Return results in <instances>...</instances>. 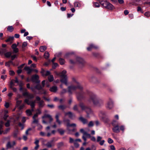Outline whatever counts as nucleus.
<instances>
[{"mask_svg": "<svg viewBox=\"0 0 150 150\" xmlns=\"http://www.w3.org/2000/svg\"><path fill=\"white\" fill-rule=\"evenodd\" d=\"M24 69L27 71V73L28 74H30L33 71V69L28 67H25Z\"/></svg>", "mask_w": 150, "mask_h": 150, "instance_id": "20", "label": "nucleus"}, {"mask_svg": "<svg viewBox=\"0 0 150 150\" xmlns=\"http://www.w3.org/2000/svg\"><path fill=\"white\" fill-rule=\"evenodd\" d=\"M10 130V128H7L4 131L3 130V134H7L8 132Z\"/></svg>", "mask_w": 150, "mask_h": 150, "instance_id": "38", "label": "nucleus"}, {"mask_svg": "<svg viewBox=\"0 0 150 150\" xmlns=\"http://www.w3.org/2000/svg\"><path fill=\"white\" fill-rule=\"evenodd\" d=\"M79 105L81 109L82 110H85L87 114L88 117L89 114L92 113V112L91 109L85 106L83 103H80Z\"/></svg>", "mask_w": 150, "mask_h": 150, "instance_id": "6", "label": "nucleus"}, {"mask_svg": "<svg viewBox=\"0 0 150 150\" xmlns=\"http://www.w3.org/2000/svg\"><path fill=\"white\" fill-rule=\"evenodd\" d=\"M51 92H55L57 90V87L56 86H53L50 89Z\"/></svg>", "mask_w": 150, "mask_h": 150, "instance_id": "22", "label": "nucleus"}, {"mask_svg": "<svg viewBox=\"0 0 150 150\" xmlns=\"http://www.w3.org/2000/svg\"><path fill=\"white\" fill-rule=\"evenodd\" d=\"M74 85H76V86H75L72 85L68 87V92L70 94H71L72 92L77 89L80 90L82 89L83 88L81 85L78 82L75 81L74 82Z\"/></svg>", "mask_w": 150, "mask_h": 150, "instance_id": "3", "label": "nucleus"}, {"mask_svg": "<svg viewBox=\"0 0 150 150\" xmlns=\"http://www.w3.org/2000/svg\"><path fill=\"white\" fill-rule=\"evenodd\" d=\"M113 106V103L112 101H110L108 102L106 107L108 109H111L112 108Z\"/></svg>", "mask_w": 150, "mask_h": 150, "instance_id": "13", "label": "nucleus"}, {"mask_svg": "<svg viewBox=\"0 0 150 150\" xmlns=\"http://www.w3.org/2000/svg\"><path fill=\"white\" fill-rule=\"evenodd\" d=\"M39 78V76L35 74L32 76L31 79L33 82L39 83L40 82V81L38 80Z\"/></svg>", "mask_w": 150, "mask_h": 150, "instance_id": "11", "label": "nucleus"}, {"mask_svg": "<svg viewBox=\"0 0 150 150\" xmlns=\"http://www.w3.org/2000/svg\"><path fill=\"white\" fill-rule=\"evenodd\" d=\"M74 5L75 7H80L81 6V4L79 2H75L74 3Z\"/></svg>", "mask_w": 150, "mask_h": 150, "instance_id": "27", "label": "nucleus"}, {"mask_svg": "<svg viewBox=\"0 0 150 150\" xmlns=\"http://www.w3.org/2000/svg\"><path fill=\"white\" fill-rule=\"evenodd\" d=\"M93 5L94 7H99L100 6L99 4L97 2H93Z\"/></svg>", "mask_w": 150, "mask_h": 150, "instance_id": "36", "label": "nucleus"}, {"mask_svg": "<svg viewBox=\"0 0 150 150\" xmlns=\"http://www.w3.org/2000/svg\"><path fill=\"white\" fill-rule=\"evenodd\" d=\"M4 122L3 121H1L0 122V135L3 134V127Z\"/></svg>", "mask_w": 150, "mask_h": 150, "instance_id": "19", "label": "nucleus"}, {"mask_svg": "<svg viewBox=\"0 0 150 150\" xmlns=\"http://www.w3.org/2000/svg\"><path fill=\"white\" fill-rule=\"evenodd\" d=\"M110 149L111 150H115V149L114 146L113 145H112L110 146Z\"/></svg>", "mask_w": 150, "mask_h": 150, "instance_id": "63", "label": "nucleus"}, {"mask_svg": "<svg viewBox=\"0 0 150 150\" xmlns=\"http://www.w3.org/2000/svg\"><path fill=\"white\" fill-rule=\"evenodd\" d=\"M21 100H17L16 101V107H18L20 106L22 103Z\"/></svg>", "mask_w": 150, "mask_h": 150, "instance_id": "33", "label": "nucleus"}, {"mask_svg": "<svg viewBox=\"0 0 150 150\" xmlns=\"http://www.w3.org/2000/svg\"><path fill=\"white\" fill-rule=\"evenodd\" d=\"M108 142L110 144H112L113 142V140L110 138H109L108 140Z\"/></svg>", "mask_w": 150, "mask_h": 150, "instance_id": "42", "label": "nucleus"}, {"mask_svg": "<svg viewBox=\"0 0 150 150\" xmlns=\"http://www.w3.org/2000/svg\"><path fill=\"white\" fill-rule=\"evenodd\" d=\"M42 118H48L50 120V123L53 120L52 116L49 114H45L44 116L42 117Z\"/></svg>", "mask_w": 150, "mask_h": 150, "instance_id": "15", "label": "nucleus"}, {"mask_svg": "<svg viewBox=\"0 0 150 150\" xmlns=\"http://www.w3.org/2000/svg\"><path fill=\"white\" fill-rule=\"evenodd\" d=\"M105 142V141L104 140H102L100 141L99 142L100 144V145H103L104 144Z\"/></svg>", "mask_w": 150, "mask_h": 150, "instance_id": "58", "label": "nucleus"}, {"mask_svg": "<svg viewBox=\"0 0 150 150\" xmlns=\"http://www.w3.org/2000/svg\"><path fill=\"white\" fill-rule=\"evenodd\" d=\"M18 130L15 131L13 133V137L15 138H16L17 137V135L18 134Z\"/></svg>", "mask_w": 150, "mask_h": 150, "instance_id": "31", "label": "nucleus"}, {"mask_svg": "<svg viewBox=\"0 0 150 150\" xmlns=\"http://www.w3.org/2000/svg\"><path fill=\"white\" fill-rule=\"evenodd\" d=\"M11 59L12 60H13L16 57V54H14L13 55L11 56Z\"/></svg>", "mask_w": 150, "mask_h": 150, "instance_id": "62", "label": "nucleus"}, {"mask_svg": "<svg viewBox=\"0 0 150 150\" xmlns=\"http://www.w3.org/2000/svg\"><path fill=\"white\" fill-rule=\"evenodd\" d=\"M10 122L9 120H8L7 122L5 124V125L6 127H8L10 126Z\"/></svg>", "mask_w": 150, "mask_h": 150, "instance_id": "46", "label": "nucleus"}, {"mask_svg": "<svg viewBox=\"0 0 150 150\" xmlns=\"http://www.w3.org/2000/svg\"><path fill=\"white\" fill-rule=\"evenodd\" d=\"M66 106L64 105H60L58 106V108L64 110L66 108Z\"/></svg>", "mask_w": 150, "mask_h": 150, "instance_id": "39", "label": "nucleus"}, {"mask_svg": "<svg viewBox=\"0 0 150 150\" xmlns=\"http://www.w3.org/2000/svg\"><path fill=\"white\" fill-rule=\"evenodd\" d=\"M35 88L38 90H40L42 89V87L40 85L38 84L35 87Z\"/></svg>", "mask_w": 150, "mask_h": 150, "instance_id": "34", "label": "nucleus"}, {"mask_svg": "<svg viewBox=\"0 0 150 150\" xmlns=\"http://www.w3.org/2000/svg\"><path fill=\"white\" fill-rule=\"evenodd\" d=\"M73 109L74 110L76 111H77L78 112H79V111L78 109V106L77 105H75L74 106Z\"/></svg>", "mask_w": 150, "mask_h": 150, "instance_id": "40", "label": "nucleus"}, {"mask_svg": "<svg viewBox=\"0 0 150 150\" xmlns=\"http://www.w3.org/2000/svg\"><path fill=\"white\" fill-rule=\"evenodd\" d=\"M26 114L28 116H30L32 114V111L30 110H27L26 111Z\"/></svg>", "mask_w": 150, "mask_h": 150, "instance_id": "32", "label": "nucleus"}, {"mask_svg": "<svg viewBox=\"0 0 150 150\" xmlns=\"http://www.w3.org/2000/svg\"><path fill=\"white\" fill-rule=\"evenodd\" d=\"M59 62L60 64L61 65L63 64L64 63V59L60 58L59 59Z\"/></svg>", "mask_w": 150, "mask_h": 150, "instance_id": "35", "label": "nucleus"}, {"mask_svg": "<svg viewBox=\"0 0 150 150\" xmlns=\"http://www.w3.org/2000/svg\"><path fill=\"white\" fill-rule=\"evenodd\" d=\"M89 101H90V100H92L94 105L100 106L103 104V101L94 94L91 93L89 95Z\"/></svg>", "mask_w": 150, "mask_h": 150, "instance_id": "2", "label": "nucleus"}, {"mask_svg": "<svg viewBox=\"0 0 150 150\" xmlns=\"http://www.w3.org/2000/svg\"><path fill=\"white\" fill-rule=\"evenodd\" d=\"M74 140L71 137L69 138V142L70 143H74Z\"/></svg>", "mask_w": 150, "mask_h": 150, "instance_id": "60", "label": "nucleus"}, {"mask_svg": "<svg viewBox=\"0 0 150 150\" xmlns=\"http://www.w3.org/2000/svg\"><path fill=\"white\" fill-rule=\"evenodd\" d=\"M57 131L61 135L63 134L64 132V131L62 129H58Z\"/></svg>", "mask_w": 150, "mask_h": 150, "instance_id": "28", "label": "nucleus"}, {"mask_svg": "<svg viewBox=\"0 0 150 150\" xmlns=\"http://www.w3.org/2000/svg\"><path fill=\"white\" fill-rule=\"evenodd\" d=\"M103 120L104 122L105 123H108L110 121L109 119L107 118H104Z\"/></svg>", "mask_w": 150, "mask_h": 150, "instance_id": "44", "label": "nucleus"}, {"mask_svg": "<svg viewBox=\"0 0 150 150\" xmlns=\"http://www.w3.org/2000/svg\"><path fill=\"white\" fill-rule=\"evenodd\" d=\"M79 119L83 124H86L88 123L87 120L82 117H80Z\"/></svg>", "mask_w": 150, "mask_h": 150, "instance_id": "21", "label": "nucleus"}, {"mask_svg": "<svg viewBox=\"0 0 150 150\" xmlns=\"http://www.w3.org/2000/svg\"><path fill=\"white\" fill-rule=\"evenodd\" d=\"M93 123L92 121L90 122L88 124V127H92L93 126Z\"/></svg>", "mask_w": 150, "mask_h": 150, "instance_id": "41", "label": "nucleus"}, {"mask_svg": "<svg viewBox=\"0 0 150 150\" xmlns=\"http://www.w3.org/2000/svg\"><path fill=\"white\" fill-rule=\"evenodd\" d=\"M63 145V143L62 142H61L58 144V146L59 147H60L62 146Z\"/></svg>", "mask_w": 150, "mask_h": 150, "instance_id": "55", "label": "nucleus"}, {"mask_svg": "<svg viewBox=\"0 0 150 150\" xmlns=\"http://www.w3.org/2000/svg\"><path fill=\"white\" fill-rule=\"evenodd\" d=\"M36 100L39 101L37 103L38 104L39 108H42L44 105V101L42 100H41L39 96H36Z\"/></svg>", "mask_w": 150, "mask_h": 150, "instance_id": "10", "label": "nucleus"}, {"mask_svg": "<svg viewBox=\"0 0 150 150\" xmlns=\"http://www.w3.org/2000/svg\"><path fill=\"white\" fill-rule=\"evenodd\" d=\"M16 144V142L13 141L11 142H8L6 144L7 148H11L13 147Z\"/></svg>", "mask_w": 150, "mask_h": 150, "instance_id": "12", "label": "nucleus"}, {"mask_svg": "<svg viewBox=\"0 0 150 150\" xmlns=\"http://www.w3.org/2000/svg\"><path fill=\"white\" fill-rule=\"evenodd\" d=\"M98 0L101 5L105 8L110 10H113L115 8L114 6L112 4L106 1Z\"/></svg>", "mask_w": 150, "mask_h": 150, "instance_id": "4", "label": "nucleus"}, {"mask_svg": "<svg viewBox=\"0 0 150 150\" xmlns=\"http://www.w3.org/2000/svg\"><path fill=\"white\" fill-rule=\"evenodd\" d=\"M7 30L8 31L12 32L13 30V28L12 26H8L7 28Z\"/></svg>", "mask_w": 150, "mask_h": 150, "instance_id": "30", "label": "nucleus"}, {"mask_svg": "<svg viewBox=\"0 0 150 150\" xmlns=\"http://www.w3.org/2000/svg\"><path fill=\"white\" fill-rule=\"evenodd\" d=\"M23 90L24 91L23 93V94L24 96H25L29 99L32 98L34 97V95L33 94L29 93L27 91L26 89H24Z\"/></svg>", "mask_w": 150, "mask_h": 150, "instance_id": "9", "label": "nucleus"}, {"mask_svg": "<svg viewBox=\"0 0 150 150\" xmlns=\"http://www.w3.org/2000/svg\"><path fill=\"white\" fill-rule=\"evenodd\" d=\"M76 61V62L79 64L80 67L81 68L84 66L85 64V61L82 58L79 57H77Z\"/></svg>", "mask_w": 150, "mask_h": 150, "instance_id": "8", "label": "nucleus"}, {"mask_svg": "<svg viewBox=\"0 0 150 150\" xmlns=\"http://www.w3.org/2000/svg\"><path fill=\"white\" fill-rule=\"evenodd\" d=\"M68 115L69 117L71 118L73 117V115L71 112H69L65 113V115Z\"/></svg>", "mask_w": 150, "mask_h": 150, "instance_id": "37", "label": "nucleus"}, {"mask_svg": "<svg viewBox=\"0 0 150 150\" xmlns=\"http://www.w3.org/2000/svg\"><path fill=\"white\" fill-rule=\"evenodd\" d=\"M114 120H115V119L116 120H118L119 119V117L118 115H115L114 117Z\"/></svg>", "mask_w": 150, "mask_h": 150, "instance_id": "53", "label": "nucleus"}, {"mask_svg": "<svg viewBox=\"0 0 150 150\" xmlns=\"http://www.w3.org/2000/svg\"><path fill=\"white\" fill-rule=\"evenodd\" d=\"M11 55V52H6L4 55L7 58L9 57Z\"/></svg>", "mask_w": 150, "mask_h": 150, "instance_id": "25", "label": "nucleus"}, {"mask_svg": "<svg viewBox=\"0 0 150 150\" xmlns=\"http://www.w3.org/2000/svg\"><path fill=\"white\" fill-rule=\"evenodd\" d=\"M24 106V104H22L20 105V106H19L18 107L19 109L20 110H21L22 109H23Z\"/></svg>", "mask_w": 150, "mask_h": 150, "instance_id": "52", "label": "nucleus"}, {"mask_svg": "<svg viewBox=\"0 0 150 150\" xmlns=\"http://www.w3.org/2000/svg\"><path fill=\"white\" fill-rule=\"evenodd\" d=\"M67 71L65 70L61 72L58 73L57 75L61 78L60 81L62 83H64L66 86L68 85L67 81V77L66 74Z\"/></svg>", "mask_w": 150, "mask_h": 150, "instance_id": "5", "label": "nucleus"}, {"mask_svg": "<svg viewBox=\"0 0 150 150\" xmlns=\"http://www.w3.org/2000/svg\"><path fill=\"white\" fill-rule=\"evenodd\" d=\"M37 112L36 113H37V114L38 115V114H40L41 113V110L40 109H38L37 110Z\"/></svg>", "mask_w": 150, "mask_h": 150, "instance_id": "59", "label": "nucleus"}, {"mask_svg": "<svg viewBox=\"0 0 150 150\" xmlns=\"http://www.w3.org/2000/svg\"><path fill=\"white\" fill-rule=\"evenodd\" d=\"M47 49L46 46H41L40 47V52H43Z\"/></svg>", "mask_w": 150, "mask_h": 150, "instance_id": "23", "label": "nucleus"}, {"mask_svg": "<svg viewBox=\"0 0 150 150\" xmlns=\"http://www.w3.org/2000/svg\"><path fill=\"white\" fill-rule=\"evenodd\" d=\"M27 43L26 42H24L22 45V48H24V47H25L27 46Z\"/></svg>", "mask_w": 150, "mask_h": 150, "instance_id": "51", "label": "nucleus"}, {"mask_svg": "<svg viewBox=\"0 0 150 150\" xmlns=\"http://www.w3.org/2000/svg\"><path fill=\"white\" fill-rule=\"evenodd\" d=\"M41 73L43 76H47L50 74V72L49 71H46L43 69H42Z\"/></svg>", "mask_w": 150, "mask_h": 150, "instance_id": "17", "label": "nucleus"}, {"mask_svg": "<svg viewBox=\"0 0 150 150\" xmlns=\"http://www.w3.org/2000/svg\"><path fill=\"white\" fill-rule=\"evenodd\" d=\"M91 139L93 142H95L96 141V139L94 137H91Z\"/></svg>", "mask_w": 150, "mask_h": 150, "instance_id": "57", "label": "nucleus"}, {"mask_svg": "<svg viewBox=\"0 0 150 150\" xmlns=\"http://www.w3.org/2000/svg\"><path fill=\"white\" fill-rule=\"evenodd\" d=\"M48 80L50 82H52L54 80V77L53 75H50L49 76L48 78Z\"/></svg>", "mask_w": 150, "mask_h": 150, "instance_id": "26", "label": "nucleus"}, {"mask_svg": "<svg viewBox=\"0 0 150 150\" xmlns=\"http://www.w3.org/2000/svg\"><path fill=\"white\" fill-rule=\"evenodd\" d=\"M14 38L13 36L9 37L8 38L5 40V42H11L14 39Z\"/></svg>", "mask_w": 150, "mask_h": 150, "instance_id": "24", "label": "nucleus"}, {"mask_svg": "<svg viewBox=\"0 0 150 150\" xmlns=\"http://www.w3.org/2000/svg\"><path fill=\"white\" fill-rule=\"evenodd\" d=\"M144 15L147 17H149L150 16V13L149 12H147L144 13Z\"/></svg>", "mask_w": 150, "mask_h": 150, "instance_id": "49", "label": "nucleus"}, {"mask_svg": "<svg viewBox=\"0 0 150 150\" xmlns=\"http://www.w3.org/2000/svg\"><path fill=\"white\" fill-rule=\"evenodd\" d=\"M25 102L28 105H30L31 108H32V109L30 110H31L32 112L34 110L33 108H34L35 105V101H29L28 99H26L25 100Z\"/></svg>", "mask_w": 150, "mask_h": 150, "instance_id": "7", "label": "nucleus"}, {"mask_svg": "<svg viewBox=\"0 0 150 150\" xmlns=\"http://www.w3.org/2000/svg\"><path fill=\"white\" fill-rule=\"evenodd\" d=\"M17 45L16 44H12L11 45V47L13 49H14L17 48Z\"/></svg>", "mask_w": 150, "mask_h": 150, "instance_id": "45", "label": "nucleus"}, {"mask_svg": "<svg viewBox=\"0 0 150 150\" xmlns=\"http://www.w3.org/2000/svg\"><path fill=\"white\" fill-rule=\"evenodd\" d=\"M76 97L78 100H82L83 98V93L81 92L76 94Z\"/></svg>", "mask_w": 150, "mask_h": 150, "instance_id": "18", "label": "nucleus"}, {"mask_svg": "<svg viewBox=\"0 0 150 150\" xmlns=\"http://www.w3.org/2000/svg\"><path fill=\"white\" fill-rule=\"evenodd\" d=\"M60 114L59 113H57L55 116V118L56 119V122L59 125H60L62 123V122L60 121L59 119V116Z\"/></svg>", "mask_w": 150, "mask_h": 150, "instance_id": "14", "label": "nucleus"}, {"mask_svg": "<svg viewBox=\"0 0 150 150\" xmlns=\"http://www.w3.org/2000/svg\"><path fill=\"white\" fill-rule=\"evenodd\" d=\"M74 146L76 148H78L79 146V144L77 142V141H76V140H75L74 142Z\"/></svg>", "mask_w": 150, "mask_h": 150, "instance_id": "43", "label": "nucleus"}, {"mask_svg": "<svg viewBox=\"0 0 150 150\" xmlns=\"http://www.w3.org/2000/svg\"><path fill=\"white\" fill-rule=\"evenodd\" d=\"M64 122H65V123H66L67 124V127L68 126V125L69 124V120H64Z\"/></svg>", "mask_w": 150, "mask_h": 150, "instance_id": "54", "label": "nucleus"}, {"mask_svg": "<svg viewBox=\"0 0 150 150\" xmlns=\"http://www.w3.org/2000/svg\"><path fill=\"white\" fill-rule=\"evenodd\" d=\"M111 123L112 126V130L113 132L119 133L121 130L122 132H124L125 129V126L123 125L120 126V124L117 121L113 120Z\"/></svg>", "mask_w": 150, "mask_h": 150, "instance_id": "1", "label": "nucleus"}, {"mask_svg": "<svg viewBox=\"0 0 150 150\" xmlns=\"http://www.w3.org/2000/svg\"><path fill=\"white\" fill-rule=\"evenodd\" d=\"M58 65V64L57 63H54L52 65V67L54 69H55L56 67H57Z\"/></svg>", "mask_w": 150, "mask_h": 150, "instance_id": "48", "label": "nucleus"}, {"mask_svg": "<svg viewBox=\"0 0 150 150\" xmlns=\"http://www.w3.org/2000/svg\"><path fill=\"white\" fill-rule=\"evenodd\" d=\"M49 55L50 54L47 51L45 52L44 54V57L45 58L47 59L49 58Z\"/></svg>", "mask_w": 150, "mask_h": 150, "instance_id": "29", "label": "nucleus"}, {"mask_svg": "<svg viewBox=\"0 0 150 150\" xmlns=\"http://www.w3.org/2000/svg\"><path fill=\"white\" fill-rule=\"evenodd\" d=\"M13 81H14V82L18 83H19V81H18V80L17 77L15 78V80H13Z\"/></svg>", "mask_w": 150, "mask_h": 150, "instance_id": "64", "label": "nucleus"}, {"mask_svg": "<svg viewBox=\"0 0 150 150\" xmlns=\"http://www.w3.org/2000/svg\"><path fill=\"white\" fill-rule=\"evenodd\" d=\"M76 126V125L74 123H73L71 124H69L68 125V126L67 127H75Z\"/></svg>", "mask_w": 150, "mask_h": 150, "instance_id": "50", "label": "nucleus"}, {"mask_svg": "<svg viewBox=\"0 0 150 150\" xmlns=\"http://www.w3.org/2000/svg\"><path fill=\"white\" fill-rule=\"evenodd\" d=\"M102 139V137H101L98 136L97 137V142H99L100 141H101V139Z\"/></svg>", "mask_w": 150, "mask_h": 150, "instance_id": "47", "label": "nucleus"}, {"mask_svg": "<svg viewBox=\"0 0 150 150\" xmlns=\"http://www.w3.org/2000/svg\"><path fill=\"white\" fill-rule=\"evenodd\" d=\"M13 52L15 53H16L18 52V49L17 48H16L15 49H13Z\"/></svg>", "mask_w": 150, "mask_h": 150, "instance_id": "61", "label": "nucleus"}, {"mask_svg": "<svg viewBox=\"0 0 150 150\" xmlns=\"http://www.w3.org/2000/svg\"><path fill=\"white\" fill-rule=\"evenodd\" d=\"M98 46L93 44H91L89 45V46L87 48V50L88 51H90L91 49L94 48L95 49H97L98 48Z\"/></svg>", "mask_w": 150, "mask_h": 150, "instance_id": "16", "label": "nucleus"}, {"mask_svg": "<svg viewBox=\"0 0 150 150\" xmlns=\"http://www.w3.org/2000/svg\"><path fill=\"white\" fill-rule=\"evenodd\" d=\"M4 106L6 108H8L9 106V103L8 102H6Z\"/></svg>", "mask_w": 150, "mask_h": 150, "instance_id": "56", "label": "nucleus"}]
</instances>
